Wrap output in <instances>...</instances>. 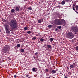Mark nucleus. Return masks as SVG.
<instances>
[{"instance_id": "nucleus-1", "label": "nucleus", "mask_w": 78, "mask_h": 78, "mask_svg": "<svg viewBox=\"0 0 78 78\" xmlns=\"http://www.w3.org/2000/svg\"><path fill=\"white\" fill-rule=\"evenodd\" d=\"M9 25L10 27H12L13 29L17 28V22L15 18L10 21L9 23Z\"/></svg>"}, {"instance_id": "nucleus-2", "label": "nucleus", "mask_w": 78, "mask_h": 78, "mask_svg": "<svg viewBox=\"0 0 78 78\" xmlns=\"http://www.w3.org/2000/svg\"><path fill=\"white\" fill-rule=\"evenodd\" d=\"M5 28L6 34L8 35L10 34V31H9V26L7 24L5 25Z\"/></svg>"}, {"instance_id": "nucleus-3", "label": "nucleus", "mask_w": 78, "mask_h": 78, "mask_svg": "<svg viewBox=\"0 0 78 78\" xmlns=\"http://www.w3.org/2000/svg\"><path fill=\"white\" fill-rule=\"evenodd\" d=\"M71 30L75 32V34H76V33L78 32V28L77 27L75 26L72 27H71Z\"/></svg>"}, {"instance_id": "nucleus-4", "label": "nucleus", "mask_w": 78, "mask_h": 78, "mask_svg": "<svg viewBox=\"0 0 78 78\" xmlns=\"http://www.w3.org/2000/svg\"><path fill=\"white\" fill-rule=\"evenodd\" d=\"M67 37L69 39H72L74 37V34L72 32H69L67 34Z\"/></svg>"}, {"instance_id": "nucleus-5", "label": "nucleus", "mask_w": 78, "mask_h": 78, "mask_svg": "<svg viewBox=\"0 0 78 78\" xmlns=\"http://www.w3.org/2000/svg\"><path fill=\"white\" fill-rule=\"evenodd\" d=\"M75 63H74L72 65H71L70 66V69H71L74 68V67H75Z\"/></svg>"}, {"instance_id": "nucleus-6", "label": "nucleus", "mask_w": 78, "mask_h": 78, "mask_svg": "<svg viewBox=\"0 0 78 78\" xmlns=\"http://www.w3.org/2000/svg\"><path fill=\"white\" fill-rule=\"evenodd\" d=\"M60 22V21L58 19H57L55 20V23L56 24H58V23Z\"/></svg>"}, {"instance_id": "nucleus-7", "label": "nucleus", "mask_w": 78, "mask_h": 78, "mask_svg": "<svg viewBox=\"0 0 78 78\" xmlns=\"http://www.w3.org/2000/svg\"><path fill=\"white\" fill-rule=\"evenodd\" d=\"M32 70L34 72H36L37 70V68H33L32 69Z\"/></svg>"}, {"instance_id": "nucleus-8", "label": "nucleus", "mask_w": 78, "mask_h": 78, "mask_svg": "<svg viewBox=\"0 0 78 78\" xmlns=\"http://www.w3.org/2000/svg\"><path fill=\"white\" fill-rule=\"evenodd\" d=\"M42 22H43V20L42 19L39 20H38V22L39 23H41Z\"/></svg>"}, {"instance_id": "nucleus-9", "label": "nucleus", "mask_w": 78, "mask_h": 78, "mask_svg": "<svg viewBox=\"0 0 78 78\" xmlns=\"http://www.w3.org/2000/svg\"><path fill=\"white\" fill-rule=\"evenodd\" d=\"M47 48H50V49H51V48H52V46L51 45H47Z\"/></svg>"}, {"instance_id": "nucleus-10", "label": "nucleus", "mask_w": 78, "mask_h": 78, "mask_svg": "<svg viewBox=\"0 0 78 78\" xmlns=\"http://www.w3.org/2000/svg\"><path fill=\"white\" fill-rule=\"evenodd\" d=\"M7 51H8V49H7L5 48L3 50V51L5 53H6L7 52Z\"/></svg>"}, {"instance_id": "nucleus-11", "label": "nucleus", "mask_w": 78, "mask_h": 78, "mask_svg": "<svg viewBox=\"0 0 78 78\" xmlns=\"http://www.w3.org/2000/svg\"><path fill=\"white\" fill-rule=\"evenodd\" d=\"M49 41L51 42H53V38H51L49 39Z\"/></svg>"}, {"instance_id": "nucleus-12", "label": "nucleus", "mask_w": 78, "mask_h": 78, "mask_svg": "<svg viewBox=\"0 0 78 78\" xmlns=\"http://www.w3.org/2000/svg\"><path fill=\"white\" fill-rule=\"evenodd\" d=\"M20 51L21 52V53H23V52H24V51H25V50H24V49H23L21 48L20 50Z\"/></svg>"}, {"instance_id": "nucleus-13", "label": "nucleus", "mask_w": 78, "mask_h": 78, "mask_svg": "<svg viewBox=\"0 0 78 78\" xmlns=\"http://www.w3.org/2000/svg\"><path fill=\"white\" fill-rule=\"evenodd\" d=\"M66 3V1H63L61 2L62 5H64Z\"/></svg>"}, {"instance_id": "nucleus-14", "label": "nucleus", "mask_w": 78, "mask_h": 78, "mask_svg": "<svg viewBox=\"0 0 78 78\" xmlns=\"http://www.w3.org/2000/svg\"><path fill=\"white\" fill-rule=\"evenodd\" d=\"M52 73H55L56 72V71L54 70H52L51 71Z\"/></svg>"}, {"instance_id": "nucleus-15", "label": "nucleus", "mask_w": 78, "mask_h": 78, "mask_svg": "<svg viewBox=\"0 0 78 78\" xmlns=\"http://www.w3.org/2000/svg\"><path fill=\"white\" fill-rule=\"evenodd\" d=\"M15 12V10H14V9H12L11 10V12Z\"/></svg>"}, {"instance_id": "nucleus-16", "label": "nucleus", "mask_w": 78, "mask_h": 78, "mask_svg": "<svg viewBox=\"0 0 78 78\" xmlns=\"http://www.w3.org/2000/svg\"><path fill=\"white\" fill-rule=\"evenodd\" d=\"M75 8L76 9V10L78 11V6L77 5L75 6Z\"/></svg>"}, {"instance_id": "nucleus-17", "label": "nucleus", "mask_w": 78, "mask_h": 78, "mask_svg": "<svg viewBox=\"0 0 78 78\" xmlns=\"http://www.w3.org/2000/svg\"><path fill=\"white\" fill-rule=\"evenodd\" d=\"M19 10V8L16 7V11H18Z\"/></svg>"}, {"instance_id": "nucleus-18", "label": "nucleus", "mask_w": 78, "mask_h": 78, "mask_svg": "<svg viewBox=\"0 0 78 78\" xmlns=\"http://www.w3.org/2000/svg\"><path fill=\"white\" fill-rule=\"evenodd\" d=\"M17 47L18 48H19L20 47V44H17Z\"/></svg>"}, {"instance_id": "nucleus-19", "label": "nucleus", "mask_w": 78, "mask_h": 78, "mask_svg": "<svg viewBox=\"0 0 78 78\" xmlns=\"http://www.w3.org/2000/svg\"><path fill=\"white\" fill-rule=\"evenodd\" d=\"M75 49L76 50H77V51H78V46H76L75 47Z\"/></svg>"}, {"instance_id": "nucleus-20", "label": "nucleus", "mask_w": 78, "mask_h": 78, "mask_svg": "<svg viewBox=\"0 0 78 78\" xmlns=\"http://www.w3.org/2000/svg\"><path fill=\"white\" fill-rule=\"evenodd\" d=\"M36 39V37H34L32 38V40L33 41H34Z\"/></svg>"}, {"instance_id": "nucleus-21", "label": "nucleus", "mask_w": 78, "mask_h": 78, "mask_svg": "<svg viewBox=\"0 0 78 78\" xmlns=\"http://www.w3.org/2000/svg\"><path fill=\"white\" fill-rule=\"evenodd\" d=\"M44 41V39L41 38L40 39V41H41V42H43V41Z\"/></svg>"}, {"instance_id": "nucleus-22", "label": "nucleus", "mask_w": 78, "mask_h": 78, "mask_svg": "<svg viewBox=\"0 0 78 78\" xmlns=\"http://www.w3.org/2000/svg\"><path fill=\"white\" fill-rule=\"evenodd\" d=\"M48 71H49L48 69H45V72H48Z\"/></svg>"}, {"instance_id": "nucleus-23", "label": "nucleus", "mask_w": 78, "mask_h": 78, "mask_svg": "<svg viewBox=\"0 0 78 78\" xmlns=\"http://www.w3.org/2000/svg\"><path fill=\"white\" fill-rule=\"evenodd\" d=\"M24 30H28V27H24Z\"/></svg>"}, {"instance_id": "nucleus-24", "label": "nucleus", "mask_w": 78, "mask_h": 78, "mask_svg": "<svg viewBox=\"0 0 78 78\" xmlns=\"http://www.w3.org/2000/svg\"><path fill=\"white\" fill-rule=\"evenodd\" d=\"M28 9L29 10H32V8H31V7H30L28 8Z\"/></svg>"}, {"instance_id": "nucleus-25", "label": "nucleus", "mask_w": 78, "mask_h": 78, "mask_svg": "<svg viewBox=\"0 0 78 78\" xmlns=\"http://www.w3.org/2000/svg\"><path fill=\"white\" fill-rule=\"evenodd\" d=\"M63 25H65V24H66V22H65V20H63Z\"/></svg>"}, {"instance_id": "nucleus-26", "label": "nucleus", "mask_w": 78, "mask_h": 78, "mask_svg": "<svg viewBox=\"0 0 78 78\" xmlns=\"http://www.w3.org/2000/svg\"><path fill=\"white\" fill-rule=\"evenodd\" d=\"M51 25H48V28H51Z\"/></svg>"}, {"instance_id": "nucleus-27", "label": "nucleus", "mask_w": 78, "mask_h": 78, "mask_svg": "<svg viewBox=\"0 0 78 78\" xmlns=\"http://www.w3.org/2000/svg\"><path fill=\"white\" fill-rule=\"evenodd\" d=\"M27 33L28 34H31V31H28L27 32Z\"/></svg>"}, {"instance_id": "nucleus-28", "label": "nucleus", "mask_w": 78, "mask_h": 78, "mask_svg": "<svg viewBox=\"0 0 78 78\" xmlns=\"http://www.w3.org/2000/svg\"><path fill=\"white\" fill-rule=\"evenodd\" d=\"M55 31H58V28L55 29Z\"/></svg>"}, {"instance_id": "nucleus-29", "label": "nucleus", "mask_w": 78, "mask_h": 78, "mask_svg": "<svg viewBox=\"0 0 78 78\" xmlns=\"http://www.w3.org/2000/svg\"><path fill=\"white\" fill-rule=\"evenodd\" d=\"M26 77H28L29 75L27 74H26Z\"/></svg>"}, {"instance_id": "nucleus-30", "label": "nucleus", "mask_w": 78, "mask_h": 78, "mask_svg": "<svg viewBox=\"0 0 78 78\" xmlns=\"http://www.w3.org/2000/svg\"><path fill=\"white\" fill-rule=\"evenodd\" d=\"M58 28L59 29H61V26H58Z\"/></svg>"}, {"instance_id": "nucleus-31", "label": "nucleus", "mask_w": 78, "mask_h": 78, "mask_svg": "<svg viewBox=\"0 0 78 78\" xmlns=\"http://www.w3.org/2000/svg\"><path fill=\"white\" fill-rule=\"evenodd\" d=\"M73 9L74 11L75 10V7H73Z\"/></svg>"}, {"instance_id": "nucleus-32", "label": "nucleus", "mask_w": 78, "mask_h": 78, "mask_svg": "<svg viewBox=\"0 0 78 78\" xmlns=\"http://www.w3.org/2000/svg\"><path fill=\"white\" fill-rule=\"evenodd\" d=\"M37 54H38V53L37 52H36L35 53V55H37Z\"/></svg>"}, {"instance_id": "nucleus-33", "label": "nucleus", "mask_w": 78, "mask_h": 78, "mask_svg": "<svg viewBox=\"0 0 78 78\" xmlns=\"http://www.w3.org/2000/svg\"><path fill=\"white\" fill-rule=\"evenodd\" d=\"M66 2H69L70 1V0H65Z\"/></svg>"}, {"instance_id": "nucleus-34", "label": "nucleus", "mask_w": 78, "mask_h": 78, "mask_svg": "<svg viewBox=\"0 0 78 78\" xmlns=\"http://www.w3.org/2000/svg\"><path fill=\"white\" fill-rule=\"evenodd\" d=\"M52 45L55 46L56 45V44L55 43L52 44Z\"/></svg>"}, {"instance_id": "nucleus-35", "label": "nucleus", "mask_w": 78, "mask_h": 78, "mask_svg": "<svg viewBox=\"0 0 78 78\" xmlns=\"http://www.w3.org/2000/svg\"><path fill=\"white\" fill-rule=\"evenodd\" d=\"M14 78H16V77H17V76H16V75H14Z\"/></svg>"}, {"instance_id": "nucleus-36", "label": "nucleus", "mask_w": 78, "mask_h": 78, "mask_svg": "<svg viewBox=\"0 0 78 78\" xmlns=\"http://www.w3.org/2000/svg\"><path fill=\"white\" fill-rule=\"evenodd\" d=\"M64 78H68L66 76H65Z\"/></svg>"}, {"instance_id": "nucleus-37", "label": "nucleus", "mask_w": 78, "mask_h": 78, "mask_svg": "<svg viewBox=\"0 0 78 78\" xmlns=\"http://www.w3.org/2000/svg\"><path fill=\"white\" fill-rule=\"evenodd\" d=\"M75 11L76 12V13H77V14H78V12H77L76 11Z\"/></svg>"}, {"instance_id": "nucleus-38", "label": "nucleus", "mask_w": 78, "mask_h": 78, "mask_svg": "<svg viewBox=\"0 0 78 78\" xmlns=\"http://www.w3.org/2000/svg\"><path fill=\"white\" fill-rule=\"evenodd\" d=\"M59 18L60 19H61V18H62V17H59Z\"/></svg>"}, {"instance_id": "nucleus-39", "label": "nucleus", "mask_w": 78, "mask_h": 78, "mask_svg": "<svg viewBox=\"0 0 78 78\" xmlns=\"http://www.w3.org/2000/svg\"><path fill=\"white\" fill-rule=\"evenodd\" d=\"M60 74H62V73H60Z\"/></svg>"}, {"instance_id": "nucleus-40", "label": "nucleus", "mask_w": 78, "mask_h": 78, "mask_svg": "<svg viewBox=\"0 0 78 78\" xmlns=\"http://www.w3.org/2000/svg\"><path fill=\"white\" fill-rule=\"evenodd\" d=\"M28 78H30V77H28Z\"/></svg>"}]
</instances>
